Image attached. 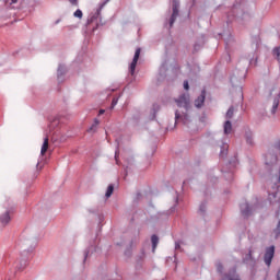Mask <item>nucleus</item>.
<instances>
[{
	"mask_svg": "<svg viewBox=\"0 0 280 280\" xmlns=\"http://www.w3.org/2000/svg\"><path fill=\"white\" fill-rule=\"evenodd\" d=\"M141 56V48H137L133 59L129 66V73L130 75H135V71L137 69V62H139V57Z\"/></svg>",
	"mask_w": 280,
	"mask_h": 280,
	"instance_id": "423d86ee",
	"label": "nucleus"
},
{
	"mask_svg": "<svg viewBox=\"0 0 280 280\" xmlns=\"http://www.w3.org/2000/svg\"><path fill=\"white\" fill-rule=\"evenodd\" d=\"M21 0H5V5L7 8H11V10H14L16 8V3L20 2Z\"/></svg>",
	"mask_w": 280,
	"mask_h": 280,
	"instance_id": "f3484780",
	"label": "nucleus"
},
{
	"mask_svg": "<svg viewBox=\"0 0 280 280\" xmlns=\"http://www.w3.org/2000/svg\"><path fill=\"white\" fill-rule=\"evenodd\" d=\"M235 80H236L235 77H232V78H231L232 84H235Z\"/></svg>",
	"mask_w": 280,
	"mask_h": 280,
	"instance_id": "2f4dec72",
	"label": "nucleus"
},
{
	"mask_svg": "<svg viewBox=\"0 0 280 280\" xmlns=\"http://www.w3.org/2000/svg\"><path fill=\"white\" fill-rule=\"evenodd\" d=\"M277 279L280 280V268H279L278 273H277Z\"/></svg>",
	"mask_w": 280,
	"mask_h": 280,
	"instance_id": "f704fd0d",
	"label": "nucleus"
},
{
	"mask_svg": "<svg viewBox=\"0 0 280 280\" xmlns=\"http://www.w3.org/2000/svg\"><path fill=\"white\" fill-rule=\"evenodd\" d=\"M272 259H275V245H271L265 249L264 261L268 268H270Z\"/></svg>",
	"mask_w": 280,
	"mask_h": 280,
	"instance_id": "20e7f679",
	"label": "nucleus"
},
{
	"mask_svg": "<svg viewBox=\"0 0 280 280\" xmlns=\"http://www.w3.org/2000/svg\"><path fill=\"white\" fill-rule=\"evenodd\" d=\"M106 113L104 109H100L98 115H104Z\"/></svg>",
	"mask_w": 280,
	"mask_h": 280,
	"instance_id": "473e14b6",
	"label": "nucleus"
},
{
	"mask_svg": "<svg viewBox=\"0 0 280 280\" xmlns=\"http://www.w3.org/2000/svg\"><path fill=\"white\" fill-rule=\"evenodd\" d=\"M115 106H117V100L114 98L113 102H112V108H115Z\"/></svg>",
	"mask_w": 280,
	"mask_h": 280,
	"instance_id": "c85d7f7f",
	"label": "nucleus"
},
{
	"mask_svg": "<svg viewBox=\"0 0 280 280\" xmlns=\"http://www.w3.org/2000/svg\"><path fill=\"white\" fill-rule=\"evenodd\" d=\"M71 5L78 7V0H68Z\"/></svg>",
	"mask_w": 280,
	"mask_h": 280,
	"instance_id": "bb28decb",
	"label": "nucleus"
},
{
	"mask_svg": "<svg viewBox=\"0 0 280 280\" xmlns=\"http://www.w3.org/2000/svg\"><path fill=\"white\" fill-rule=\"evenodd\" d=\"M222 280H240V276L233 271L232 273L226 275Z\"/></svg>",
	"mask_w": 280,
	"mask_h": 280,
	"instance_id": "aec40b11",
	"label": "nucleus"
},
{
	"mask_svg": "<svg viewBox=\"0 0 280 280\" xmlns=\"http://www.w3.org/2000/svg\"><path fill=\"white\" fill-rule=\"evenodd\" d=\"M47 150H49V137H46L44 139V142L40 149V156H45V154H47Z\"/></svg>",
	"mask_w": 280,
	"mask_h": 280,
	"instance_id": "f8f14e48",
	"label": "nucleus"
},
{
	"mask_svg": "<svg viewBox=\"0 0 280 280\" xmlns=\"http://www.w3.org/2000/svg\"><path fill=\"white\" fill-rule=\"evenodd\" d=\"M84 257H85V259H86V257H89V252H85Z\"/></svg>",
	"mask_w": 280,
	"mask_h": 280,
	"instance_id": "e433bc0d",
	"label": "nucleus"
},
{
	"mask_svg": "<svg viewBox=\"0 0 280 280\" xmlns=\"http://www.w3.org/2000/svg\"><path fill=\"white\" fill-rule=\"evenodd\" d=\"M249 257H250V253H249Z\"/></svg>",
	"mask_w": 280,
	"mask_h": 280,
	"instance_id": "ea45409f",
	"label": "nucleus"
},
{
	"mask_svg": "<svg viewBox=\"0 0 280 280\" xmlns=\"http://www.w3.org/2000/svg\"><path fill=\"white\" fill-rule=\"evenodd\" d=\"M272 56L273 58H276L277 60L280 59V46H277L272 49Z\"/></svg>",
	"mask_w": 280,
	"mask_h": 280,
	"instance_id": "412c9836",
	"label": "nucleus"
},
{
	"mask_svg": "<svg viewBox=\"0 0 280 280\" xmlns=\"http://www.w3.org/2000/svg\"><path fill=\"white\" fill-rule=\"evenodd\" d=\"M73 16H75V19H82L83 14H82V10L78 9L74 13Z\"/></svg>",
	"mask_w": 280,
	"mask_h": 280,
	"instance_id": "5701e85b",
	"label": "nucleus"
},
{
	"mask_svg": "<svg viewBox=\"0 0 280 280\" xmlns=\"http://www.w3.org/2000/svg\"><path fill=\"white\" fill-rule=\"evenodd\" d=\"M272 233H273L275 240H278V237L280 236V221H278V224Z\"/></svg>",
	"mask_w": 280,
	"mask_h": 280,
	"instance_id": "4be33fe9",
	"label": "nucleus"
},
{
	"mask_svg": "<svg viewBox=\"0 0 280 280\" xmlns=\"http://www.w3.org/2000/svg\"><path fill=\"white\" fill-rule=\"evenodd\" d=\"M24 244L30 245L33 248H36V241H24Z\"/></svg>",
	"mask_w": 280,
	"mask_h": 280,
	"instance_id": "b1692460",
	"label": "nucleus"
},
{
	"mask_svg": "<svg viewBox=\"0 0 280 280\" xmlns=\"http://www.w3.org/2000/svg\"><path fill=\"white\" fill-rule=\"evenodd\" d=\"M93 19H95V16H93L91 20H89L88 23H93Z\"/></svg>",
	"mask_w": 280,
	"mask_h": 280,
	"instance_id": "c9c22d12",
	"label": "nucleus"
},
{
	"mask_svg": "<svg viewBox=\"0 0 280 280\" xmlns=\"http://www.w3.org/2000/svg\"><path fill=\"white\" fill-rule=\"evenodd\" d=\"M178 248H180V244L179 243H175V249L178 250Z\"/></svg>",
	"mask_w": 280,
	"mask_h": 280,
	"instance_id": "7c9ffc66",
	"label": "nucleus"
},
{
	"mask_svg": "<svg viewBox=\"0 0 280 280\" xmlns=\"http://www.w3.org/2000/svg\"><path fill=\"white\" fill-rule=\"evenodd\" d=\"M118 156H119V149H117V150L115 151V160H116V161H117Z\"/></svg>",
	"mask_w": 280,
	"mask_h": 280,
	"instance_id": "c756f323",
	"label": "nucleus"
},
{
	"mask_svg": "<svg viewBox=\"0 0 280 280\" xmlns=\"http://www.w3.org/2000/svg\"><path fill=\"white\" fill-rule=\"evenodd\" d=\"M234 113H235V107L231 106V107L228 109L226 114H225V119H228V121H229L230 119H233Z\"/></svg>",
	"mask_w": 280,
	"mask_h": 280,
	"instance_id": "a211bd4d",
	"label": "nucleus"
},
{
	"mask_svg": "<svg viewBox=\"0 0 280 280\" xmlns=\"http://www.w3.org/2000/svg\"><path fill=\"white\" fill-rule=\"evenodd\" d=\"M241 213L244 215V218H248L250 213H253V208L248 205V202H243L241 205Z\"/></svg>",
	"mask_w": 280,
	"mask_h": 280,
	"instance_id": "1a4fd4ad",
	"label": "nucleus"
},
{
	"mask_svg": "<svg viewBox=\"0 0 280 280\" xmlns=\"http://www.w3.org/2000/svg\"><path fill=\"white\" fill-rule=\"evenodd\" d=\"M151 243H152V252L154 253L156 250V247L159 246V236H156V234H153L151 236Z\"/></svg>",
	"mask_w": 280,
	"mask_h": 280,
	"instance_id": "2eb2a0df",
	"label": "nucleus"
},
{
	"mask_svg": "<svg viewBox=\"0 0 280 280\" xmlns=\"http://www.w3.org/2000/svg\"><path fill=\"white\" fill-rule=\"evenodd\" d=\"M277 164V154L267 153L266 154V165H276Z\"/></svg>",
	"mask_w": 280,
	"mask_h": 280,
	"instance_id": "9b49d317",
	"label": "nucleus"
},
{
	"mask_svg": "<svg viewBox=\"0 0 280 280\" xmlns=\"http://www.w3.org/2000/svg\"><path fill=\"white\" fill-rule=\"evenodd\" d=\"M180 3L178 2V0H173L172 1V8H173V13L172 16L170 19V27H172L174 25V23L176 22V19H178V8H179Z\"/></svg>",
	"mask_w": 280,
	"mask_h": 280,
	"instance_id": "39448f33",
	"label": "nucleus"
},
{
	"mask_svg": "<svg viewBox=\"0 0 280 280\" xmlns=\"http://www.w3.org/2000/svg\"><path fill=\"white\" fill-rule=\"evenodd\" d=\"M217 270H218L219 272H222V264L219 262V264L217 265Z\"/></svg>",
	"mask_w": 280,
	"mask_h": 280,
	"instance_id": "cd10ccee",
	"label": "nucleus"
},
{
	"mask_svg": "<svg viewBox=\"0 0 280 280\" xmlns=\"http://www.w3.org/2000/svg\"><path fill=\"white\" fill-rule=\"evenodd\" d=\"M67 74V66L65 65H59L58 70H57V79L59 82H62V78Z\"/></svg>",
	"mask_w": 280,
	"mask_h": 280,
	"instance_id": "9d476101",
	"label": "nucleus"
},
{
	"mask_svg": "<svg viewBox=\"0 0 280 280\" xmlns=\"http://www.w3.org/2000/svg\"><path fill=\"white\" fill-rule=\"evenodd\" d=\"M248 141V143H253V141L252 140H247Z\"/></svg>",
	"mask_w": 280,
	"mask_h": 280,
	"instance_id": "4c0bfd02",
	"label": "nucleus"
},
{
	"mask_svg": "<svg viewBox=\"0 0 280 280\" xmlns=\"http://www.w3.org/2000/svg\"><path fill=\"white\" fill-rule=\"evenodd\" d=\"M113 191H115V185L110 184L105 192V198H110L113 196Z\"/></svg>",
	"mask_w": 280,
	"mask_h": 280,
	"instance_id": "6ab92c4d",
	"label": "nucleus"
},
{
	"mask_svg": "<svg viewBox=\"0 0 280 280\" xmlns=\"http://www.w3.org/2000/svg\"><path fill=\"white\" fill-rule=\"evenodd\" d=\"M271 183L273 186V191L269 194V200H272L273 198H277V191H279L280 187V168L278 166H273L271 170Z\"/></svg>",
	"mask_w": 280,
	"mask_h": 280,
	"instance_id": "f257e3e1",
	"label": "nucleus"
},
{
	"mask_svg": "<svg viewBox=\"0 0 280 280\" xmlns=\"http://www.w3.org/2000/svg\"><path fill=\"white\" fill-rule=\"evenodd\" d=\"M10 211H7L0 215V223L5 226V224H10Z\"/></svg>",
	"mask_w": 280,
	"mask_h": 280,
	"instance_id": "4468645a",
	"label": "nucleus"
},
{
	"mask_svg": "<svg viewBox=\"0 0 280 280\" xmlns=\"http://www.w3.org/2000/svg\"><path fill=\"white\" fill-rule=\"evenodd\" d=\"M221 154H224V151H222Z\"/></svg>",
	"mask_w": 280,
	"mask_h": 280,
	"instance_id": "58836bf2",
	"label": "nucleus"
},
{
	"mask_svg": "<svg viewBox=\"0 0 280 280\" xmlns=\"http://www.w3.org/2000/svg\"><path fill=\"white\" fill-rule=\"evenodd\" d=\"M223 132L224 135H231L233 132V124H231V120L224 122Z\"/></svg>",
	"mask_w": 280,
	"mask_h": 280,
	"instance_id": "ddd939ff",
	"label": "nucleus"
},
{
	"mask_svg": "<svg viewBox=\"0 0 280 280\" xmlns=\"http://www.w3.org/2000/svg\"><path fill=\"white\" fill-rule=\"evenodd\" d=\"M199 211H200L201 213H205V211H207V205L201 203V205H200V208H199Z\"/></svg>",
	"mask_w": 280,
	"mask_h": 280,
	"instance_id": "393cba45",
	"label": "nucleus"
},
{
	"mask_svg": "<svg viewBox=\"0 0 280 280\" xmlns=\"http://www.w3.org/2000/svg\"><path fill=\"white\" fill-rule=\"evenodd\" d=\"M207 97V91L202 90L201 94L195 100V107L200 108L205 106V100Z\"/></svg>",
	"mask_w": 280,
	"mask_h": 280,
	"instance_id": "6e6552de",
	"label": "nucleus"
},
{
	"mask_svg": "<svg viewBox=\"0 0 280 280\" xmlns=\"http://www.w3.org/2000/svg\"><path fill=\"white\" fill-rule=\"evenodd\" d=\"M279 98H280V90L277 88H273L269 94V102H272V108H271L272 115H275L277 113V108H279Z\"/></svg>",
	"mask_w": 280,
	"mask_h": 280,
	"instance_id": "f03ea898",
	"label": "nucleus"
},
{
	"mask_svg": "<svg viewBox=\"0 0 280 280\" xmlns=\"http://www.w3.org/2000/svg\"><path fill=\"white\" fill-rule=\"evenodd\" d=\"M108 1H110V0H106V1L103 3V5H101V10H102V8H104V5H106V3H108Z\"/></svg>",
	"mask_w": 280,
	"mask_h": 280,
	"instance_id": "72a5a7b5",
	"label": "nucleus"
},
{
	"mask_svg": "<svg viewBox=\"0 0 280 280\" xmlns=\"http://www.w3.org/2000/svg\"><path fill=\"white\" fill-rule=\"evenodd\" d=\"M175 102L179 108H185L186 112L191 108V100L189 98V94H182L175 100Z\"/></svg>",
	"mask_w": 280,
	"mask_h": 280,
	"instance_id": "7ed1b4c3",
	"label": "nucleus"
},
{
	"mask_svg": "<svg viewBox=\"0 0 280 280\" xmlns=\"http://www.w3.org/2000/svg\"><path fill=\"white\" fill-rule=\"evenodd\" d=\"M100 126V120L95 119L93 125L88 129V132L95 133L97 132V127Z\"/></svg>",
	"mask_w": 280,
	"mask_h": 280,
	"instance_id": "dca6fc26",
	"label": "nucleus"
},
{
	"mask_svg": "<svg viewBox=\"0 0 280 280\" xmlns=\"http://www.w3.org/2000/svg\"><path fill=\"white\" fill-rule=\"evenodd\" d=\"M184 89H185V91H189V82L188 81H184Z\"/></svg>",
	"mask_w": 280,
	"mask_h": 280,
	"instance_id": "a878e982",
	"label": "nucleus"
},
{
	"mask_svg": "<svg viewBox=\"0 0 280 280\" xmlns=\"http://www.w3.org/2000/svg\"><path fill=\"white\" fill-rule=\"evenodd\" d=\"M178 121H183V124H189V115L186 112H175V124H178Z\"/></svg>",
	"mask_w": 280,
	"mask_h": 280,
	"instance_id": "0eeeda50",
	"label": "nucleus"
}]
</instances>
